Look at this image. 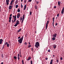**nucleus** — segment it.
Masks as SVG:
<instances>
[{
    "label": "nucleus",
    "mask_w": 64,
    "mask_h": 64,
    "mask_svg": "<svg viewBox=\"0 0 64 64\" xmlns=\"http://www.w3.org/2000/svg\"><path fill=\"white\" fill-rule=\"evenodd\" d=\"M1 56L2 58H4V56L3 55V54H2Z\"/></svg>",
    "instance_id": "19"
},
{
    "label": "nucleus",
    "mask_w": 64,
    "mask_h": 64,
    "mask_svg": "<svg viewBox=\"0 0 64 64\" xmlns=\"http://www.w3.org/2000/svg\"><path fill=\"white\" fill-rule=\"evenodd\" d=\"M58 62H59V60H56V62L58 63Z\"/></svg>",
    "instance_id": "47"
},
{
    "label": "nucleus",
    "mask_w": 64,
    "mask_h": 64,
    "mask_svg": "<svg viewBox=\"0 0 64 64\" xmlns=\"http://www.w3.org/2000/svg\"><path fill=\"white\" fill-rule=\"evenodd\" d=\"M20 21H21V20H22V17H20Z\"/></svg>",
    "instance_id": "43"
},
{
    "label": "nucleus",
    "mask_w": 64,
    "mask_h": 64,
    "mask_svg": "<svg viewBox=\"0 0 64 64\" xmlns=\"http://www.w3.org/2000/svg\"><path fill=\"white\" fill-rule=\"evenodd\" d=\"M60 2H59V1L58 2V5L59 6H60Z\"/></svg>",
    "instance_id": "17"
},
{
    "label": "nucleus",
    "mask_w": 64,
    "mask_h": 64,
    "mask_svg": "<svg viewBox=\"0 0 64 64\" xmlns=\"http://www.w3.org/2000/svg\"><path fill=\"white\" fill-rule=\"evenodd\" d=\"M18 60H19V59H20V58L19 57H18Z\"/></svg>",
    "instance_id": "52"
},
{
    "label": "nucleus",
    "mask_w": 64,
    "mask_h": 64,
    "mask_svg": "<svg viewBox=\"0 0 64 64\" xmlns=\"http://www.w3.org/2000/svg\"><path fill=\"white\" fill-rule=\"evenodd\" d=\"M36 4H38V1H36Z\"/></svg>",
    "instance_id": "51"
},
{
    "label": "nucleus",
    "mask_w": 64,
    "mask_h": 64,
    "mask_svg": "<svg viewBox=\"0 0 64 64\" xmlns=\"http://www.w3.org/2000/svg\"><path fill=\"white\" fill-rule=\"evenodd\" d=\"M31 1H32V0H29L28 1V2H31Z\"/></svg>",
    "instance_id": "36"
},
{
    "label": "nucleus",
    "mask_w": 64,
    "mask_h": 64,
    "mask_svg": "<svg viewBox=\"0 0 64 64\" xmlns=\"http://www.w3.org/2000/svg\"><path fill=\"white\" fill-rule=\"evenodd\" d=\"M12 4H13L11 2L10 3V5H12Z\"/></svg>",
    "instance_id": "50"
},
{
    "label": "nucleus",
    "mask_w": 64,
    "mask_h": 64,
    "mask_svg": "<svg viewBox=\"0 0 64 64\" xmlns=\"http://www.w3.org/2000/svg\"><path fill=\"white\" fill-rule=\"evenodd\" d=\"M20 53V57L22 58V56L21 55V52H19Z\"/></svg>",
    "instance_id": "10"
},
{
    "label": "nucleus",
    "mask_w": 64,
    "mask_h": 64,
    "mask_svg": "<svg viewBox=\"0 0 64 64\" xmlns=\"http://www.w3.org/2000/svg\"><path fill=\"white\" fill-rule=\"evenodd\" d=\"M16 8H17L18 7V5H16Z\"/></svg>",
    "instance_id": "23"
},
{
    "label": "nucleus",
    "mask_w": 64,
    "mask_h": 64,
    "mask_svg": "<svg viewBox=\"0 0 64 64\" xmlns=\"http://www.w3.org/2000/svg\"><path fill=\"white\" fill-rule=\"evenodd\" d=\"M53 48H56V46L54 45L53 46Z\"/></svg>",
    "instance_id": "32"
},
{
    "label": "nucleus",
    "mask_w": 64,
    "mask_h": 64,
    "mask_svg": "<svg viewBox=\"0 0 64 64\" xmlns=\"http://www.w3.org/2000/svg\"><path fill=\"white\" fill-rule=\"evenodd\" d=\"M20 13H18L17 15V18H19V17H20Z\"/></svg>",
    "instance_id": "4"
},
{
    "label": "nucleus",
    "mask_w": 64,
    "mask_h": 64,
    "mask_svg": "<svg viewBox=\"0 0 64 64\" xmlns=\"http://www.w3.org/2000/svg\"><path fill=\"white\" fill-rule=\"evenodd\" d=\"M15 3L16 4H17V3H18V0H16V1L15 2Z\"/></svg>",
    "instance_id": "21"
},
{
    "label": "nucleus",
    "mask_w": 64,
    "mask_h": 64,
    "mask_svg": "<svg viewBox=\"0 0 64 64\" xmlns=\"http://www.w3.org/2000/svg\"><path fill=\"white\" fill-rule=\"evenodd\" d=\"M54 18L53 17L52 18L53 21V24L54 23Z\"/></svg>",
    "instance_id": "27"
},
{
    "label": "nucleus",
    "mask_w": 64,
    "mask_h": 64,
    "mask_svg": "<svg viewBox=\"0 0 64 64\" xmlns=\"http://www.w3.org/2000/svg\"><path fill=\"white\" fill-rule=\"evenodd\" d=\"M58 18V17H56V19H57Z\"/></svg>",
    "instance_id": "62"
},
{
    "label": "nucleus",
    "mask_w": 64,
    "mask_h": 64,
    "mask_svg": "<svg viewBox=\"0 0 64 64\" xmlns=\"http://www.w3.org/2000/svg\"><path fill=\"white\" fill-rule=\"evenodd\" d=\"M31 64H32L33 63L32 62V61L31 60L30 62Z\"/></svg>",
    "instance_id": "39"
},
{
    "label": "nucleus",
    "mask_w": 64,
    "mask_h": 64,
    "mask_svg": "<svg viewBox=\"0 0 64 64\" xmlns=\"http://www.w3.org/2000/svg\"><path fill=\"white\" fill-rule=\"evenodd\" d=\"M12 14H10V17H11L12 16Z\"/></svg>",
    "instance_id": "46"
},
{
    "label": "nucleus",
    "mask_w": 64,
    "mask_h": 64,
    "mask_svg": "<svg viewBox=\"0 0 64 64\" xmlns=\"http://www.w3.org/2000/svg\"><path fill=\"white\" fill-rule=\"evenodd\" d=\"M49 20H48L47 21L46 25V30H47V27H48V23H49Z\"/></svg>",
    "instance_id": "2"
},
{
    "label": "nucleus",
    "mask_w": 64,
    "mask_h": 64,
    "mask_svg": "<svg viewBox=\"0 0 64 64\" xmlns=\"http://www.w3.org/2000/svg\"><path fill=\"white\" fill-rule=\"evenodd\" d=\"M8 42H9V43H10V40H9L8 41Z\"/></svg>",
    "instance_id": "60"
},
{
    "label": "nucleus",
    "mask_w": 64,
    "mask_h": 64,
    "mask_svg": "<svg viewBox=\"0 0 64 64\" xmlns=\"http://www.w3.org/2000/svg\"><path fill=\"white\" fill-rule=\"evenodd\" d=\"M12 17L13 18H15V16H12Z\"/></svg>",
    "instance_id": "59"
},
{
    "label": "nucleus",
    "mask_w": 64,
    "mask_h": 64,
    "mask_svg": "<svg viewBox=\"0 0 64 64\" xmlns=\"http://www.w3.org/2000/svg\"><path fill=\"white\" fill-rule=\"evenodd\" d=\"M61 13H62V14H63V13H64V11L62 10L61 11Z\"/></svg>",
    "instance_id": "26"
},
{
    "label": "nucleus",
    "mask_w": 64,
    "mask_h": 64,
    "mask_svg": "<svg viewBox=\"0 0 64 64\" xmlns=\"http://www.w3.org/2000/svg\"><path fill=\"white\" fill-rule=\"evenodd\" d=\"M31 45H29L28 46V47L29 48H30V47H31Z\"/></svg>",
    "instance_id": "42"
},
{
    "label": "nucleus",
    "mask_w": 64,
    "mask_h": 64,
    "mask_svg": "<svg viewBox=\"0 0 64 64\" xmlns=\"http://www.w3.org/2000/svg\"><path fill=\"white\" fill-rule=\"evenodd\" d=\"M12 23H14V21H13V20H12Z\"/></svg>",
    "instance_id": "57"
},
{
    "label": "nucleus",
    "mask_w": 64,
    "mask_h": 64,
    "mask_svg": "<svg viewBox=\"0 0 64 64\" xmlns=\"http://www.w3.org/2000/svg\"><path fill=\"white\" fill-rule=\"evenodd\" d=\"M31 59V57L30 56L29 57L28 59V60L29 61V60H30Z\"/></svg>",
    "instance_id": "14"
},
{
    "label": "nucleus",
    "mask_w": 64,
    "mask_h": 64,
    "mask_svg": "<svg viewBox=\"0 0 64 64\" xmlns=\"http://www.w3.org/2000/svg\"><path fill=\"white\" fill-rule=\"evenodd\" d=\"M13 2H14V0H12L11 1V2L12 3H13Z\"/></svg>",
    "instance_id": "40"
},
{
    "label": "nucleus",
    "mask_w": 64,
    "mask_h": 64,
    "mask_svg": "<svg viewBox=\"0 0 64 64\" xmlns=\"http://www.w3.org/2000/svg\"><path fill=\"white\" fill-rule=\"evenodd\" d=\"M34 7L36 9H37V6H35Z\"/></svg>",
    "instance_id": "29"
},
{
    "label": "nucleus",
    "mask_w": 64,
    "mask_h": 64,
    "mask_svg": "<svg viewBox=\"0 0 64 64\" xmlns=\"http://www.w3.org/2000/svg\"><path fill=\"white\" fill-rule=\"evenodd\" d=\"M3 42V40H0V44H1Z\"/></svg>",
    "instance_id": "18"
},
{
    "label": "nucleus",
    "mask_w": 64,
    "mask_h": 64,
    "mask_svg": "<svg viewBox=\"0 0 64 64\" xmlns=\"http://www.w3.org/2000/svg\"><path fill=\"white\" fill-rule=\"evenodd\" d=\"M22 64H24V61H23V60H22Z\"/></svg>",
    "instance_id": "35"
},
{
    "label": "nucleus",
    "mask_w": 64,
    "mask_h": 64,
    "mask_svg": "<svg viewBox=\"0 0 64 64\" xmlns=\"http://www.w3.org/2000/svg\"><path fill=\"white\" fill-rule=\"evenodd\" d=\"M23 36H22L21 38L18 40H23Z\"/></svg>",
    "instance_id": "12"
},
{
    "label": "nucleus",
    "mask_w": 64,
    "mask_h": 64,
    "mask_svg": "<svg viewBox=\"0 0 64 64\" xmlns=\"http://www.w3.org/2000/svg\"><path fill=\"white\" fill-rule=\"evenodd\" d=\"M26 4L24 6V10H25L26 9V8L27 7V6H26Z\"/></svg>",
    "instance_id": "11"
},
{
    "label": "nucleus",
    "mask_w": 64,
    "mask_h": 64,
    "mask_svg": "<svg viewBox=\"0 0 64 64\" xmlns=\"http://www.w3.org/2000/svg\"><path fill=\"white\" fill-rule=\"evenodd\" d=\"M62 10L63 11H64V7L63 8V9H62Z\"/></svg>",
    "instance_id": "44"
},
{
    "label": "nucleus",
    "mask_w": 64,
    "mask_h": 64,
    "mask_svg": "<svg viewBox=\"0 0 64 64\" xmlns=\"http://www.w3.org/2000/svg\"><path fill=\"white\" fill-rule=\"evenodd\" d=\"M9 9L11 10L12 9V6H10L8 8Z\"/></svg>",
    "instance_id": "8"
},
{
    "label": "nucleus",
    "mask_w": 64,
    "mask_h": 64,
    "mask_svg": "<svg viewBox=\"0 0 64 64\" xmlns=\"http://www.w3.org/2000/svg\"><path fill=\"white\" fill-rule=\"evenodd\" d=\"M18 42L20 44H21L22 42V40H18Z\"/></svg>",
    "instance_id": "9"
},
{
    "label": "nucleus",
    "mask_w": 64,
    "mask_h": 64,
    "mask_svg": "<svg viewBox=\"0 0 64 64\" xmlns=\"http://www.w3.org/2000/svg\"><path fill=\"white\" fill-rule=\"evenodd\" d=\"M14 60H16L17 59V57L16 56H15L14 57Z\"/></svg>",
    "instance_id": "20"
},
{
    "label": "nucleus",
    "mask_w": 64,
    "mask_h": 64,
    "mask_svg": "<svg viewBox=\"0 0 64 64\" xmlns=\"http://www.w3.org/2000/svg\"><path fill=\"white\" fill-rule=\"evenodd\" d=\"M59 14L58 13L57 15V16L58 17H59Z\"/></svg>",
    "instance_id": "37"
},
{
    "label": "nucleus",
    "mask_w": 64,
    "mask_h": 64,
    "mask_svg": "<svg viewBox=\"0 0 64 64\" xmlns=\"http://www.w3.org/2000/svg\"><path fill=\"white\" fill-rule=\"evenodd\" d=\"M46 60H47L48 59V58H46Z\"/></svg>",
    "instance_id": "56"
},
{
    "label": "nucleus",
    "mask_w": 64,
    "mask_h": 64,
    "mask_svg": "<svg viewBox=\"0 0 64 64\" xmlns=\"http://www.w3.org/2000/svg\"><path fill=\"white\" fill-rule=\"evenodd\" d=\"M19 54H18V57H19Z\"/></svg>",
    "instance_id": "55"
},
{
    "label": "nucleus",
    "mask_w": 64,
    "mask_h": 64,
    "mask_svg": "<svg viewBox=\"0 0 64 64\" xmlns=\"http://www.w3.org/2000/svg\"><path fill=\"white\" fill-rule=\"evenodd\" d=\"M24 44L25 45H27V43L25 42V43H24Z\"/></svg>",
    "instance_id": "58"
},
{
    "label": "nucleus",
    "mask_w": 64,
    "mask_h": 64,
    "mask_svg": "<svg viewBox=\"0 0 64 64\" xmlns=\"http://www.w3.org/2000/svg\"><path fill=\"white\" fill-rule=\"evenodd\" d=\"M6 5H9V0H6Z\"/></svg>",
    "instance_id": "5"
},
{
    "label": "nucleus",
    "mask_w": 64,
    "mask_h": 64,
    "mask_svg": "<svg viewBox=\"0 0 64 64\" xmlns=\"http://www.w3.org/2000/svg\"><path fill=\"white\" fill-rule=\"evenodd\" d=\"M40 46L39 43L38 42H37L36 43V44L35 45V47H36L37 48H38V46Z\"/></svg>",
    "instance_id": "1"
},
{
    "label": "nucleus",
    "mask_w": 64,
    "mask_h": 64,
    "mask_svg": "<svg viewBox=\"0 0 64 64\" xmlns=\"http://www.w3.org/2000/svg\"><path fill=\"white\" fill-rule=\"evenodd\" d=\"M11 19H12V17H10L9 18V20H11Z\"/></svg>",
    "instance_id": "34"
},
{
    "label": "nucleus",
    "mask_w": 64,
    "mask_h": 64,
    "mask_svg": "<svg viewBox=\"0 0 64 64\" xmlns=\"http://www.w3.org/2000/svg\"><path fill=\"white\" fill-rule=\"evenodd\" d=\"M57 34L56 33H55L53 35V37L54 38H56V36H57Z\"/></svg>",
    "instance_id": "6"
},
{
    "label": "nucleus",
    "mask_w": 64,
    "mask_h": 64,
    "mask_svg": "<svg viewBox=\"0 0 64 64\" xmlns=\"http://www.w3.org/2000/svg\"><path fill=\"white\" fill-rule=\"evenodd\" d=\"M1 64H3V62H1Z\"/></svg>",
    "instance_id": "61"
},
{
    "label": "nucleus",
    "mask_w": 64,
    "mask_h": 64,
    "mask_svg": "<svg viewBox=\"0 0 64 64\" xmlns=\"http://www.w3.org/2000/svg\"><path fill=\"white\" fill-rule=\"evenodd\" d=\"M55 38H54V37L53 38H52V40H55Z\"/></svg>",
    "instance_id": "25"
},
{
    "label": "nucleus",
    "mask_w": 64,
    "mask_h": 64,
    "mask_svg": "<svg viewBox=\"0 0 64 64\" xmlns=\"http://www.w3.org/2000/svg\"><path fill=\"white\" fill-rule=\"evenodd\" d=\"M56 7H57V6H54V8H56Z\"/></svg>",
    "instance_id": "49"
},
{
    "label": "nucleus",
    "mask_w": 64,
    "mask_h": 64,
    "mask_svg": "<svg viewBox=\"0 0 64 64\" xmlns=\"http://www.w3.org/2000/svg\"><path fill=\"white\" fill-rule=\"evenodd\" d=\"M32 51H33V48H32Z\"/></svg>",
    "instance_id": "63"
},
{
    "label": "nucleus",
    "mask_w": 64,
    "mask_h": 64,
    "mask_svg": "<svg viewBox=\"0 0 64 64\" xmlns=\"http://www.w3.org/2000/svg\"><path fill=\"white\" fill-rule=\"evenodd\" d=\"M52 62H53V60H52L50 62V64H53V63H52Z\"/></svg>",
    "instance_id": "15"
},
{
    "label": "nucleus",
    "mask_w": 64,
    "mask_h": 64,
    "mask_svg": "<svg viewBox=\"0 0 64 64\" xmlns=\"http://www.w3.org/2000/svg\"><path fill=\"white\" fill-rule=\"evenodd\" d=\"M21 31V28H20L19 30H18L17 32L18 33L19 32H20Z\"/></svg>",
    "instance_id": "16"
},
{
    "label": "nucleus",
    "mask_w": 64,
    "mask_h": 64,
    "mask_svg": "<svg viewBox=\"0 0 64 64\" xmlns=\"http://www.w3.org/2000/svg\"><path fill=\"white\" fill-rule=\"evenodd\" d=\"M8 42H6L5 43V45H7L8 44Z\"/></svg>",
    "instance_id": "38"
},
{
    "label": "nucleus",
    "mask_w": 64,
    "mask_h": 64,
    "mask_svg": "<svg viewBox=\"0 0 64 64\" xmlns=\"http://www.w3.org/2000/svg\"><path fill=\"white\" fill-rule=\"evenodd\" d=\"M58 24H57V23H56V25H55L56 26H57V25Z\"/></svg>",
    "instance_id": "54"
},
{
    "label": "nucleus",
    "mask_w": 64,
    "mask_h": 64,
    "mask_svg": "<svg viewBox=\"0 0 64 64\" xmlns=\"http://www.w3.org/2000/svg\"><path fill=\"white\" fill-rule=\"evenodd\" d=\"M14 20V22H16V15L15 16Z\"/></svg>",
    "instance_id": "7"
},
{
    "label": "nucleus",
    "mask_w": 64,
    "mask_h": 64,
    "mask_svg": "<svg viewBox=\"0 0 64 64\" xmlns=\"http://www.w3.org/2000/svg\"><path fill=\"white\" fill-rule=\"evenodd\" d=\"M0 40H3L2 39H0Z\"/></svg>",
    "instance_id": "64"
},
{
    "label": "nucleus",
    "mask_w": 64,
    "mask_h": 64,
    "mask_svg": "<svg viewBox=\"0 0 64 64\" xmlns=\"http://www.w3.org/2000/svg\"><path fill=\"white\" fill-rule=\"evenodd\" d=\"M24 18H25V14H24L23 16L22 19V24H23V21H24Z\"/></svg>",
    "instance_id": "3"
},
{
    "label": "nucleus",
    "mask_w": 64,
    "mask_h": 64,
    "mask_svg": "<svg viewBox=\"0 0 64 64\" xmlns=\"http://www.w3.org/2000/svg\"><path fill=\"white\" fill-rule=\"evenodd\" d=\"M48 52H50V50H48Z\"/></svg>",
    "instance_id": "41"
},
{
    "label": "nucleus",
    "mask_w": 64,
    "mask_h": 64,
    "mask_svg": "<svg viewBox=\"0 0 64 64\" xmlns=\"http://www.w3.org/2000/svg\"><path fill=\"white\" fill-rule=\"evenodd\" d=\"M60 60H63V58L61 57L60 58Z\"/></svg>",
    "instance_id": "48"
},
{
    "label": "nucleus",
    "mask_w": 64,
    "mask_h": 64,
    "mask_svg": "<svg viewBox=\"0 0 64 64\" xmlns=\"http://www.w3.org/2000/svg\"><path fill=\"white\" fill-rule=\"evenodd\" d=\"M11 20H9L8 22H11Z\"/></svg>",
    "instance_id": "53"
},
{
    "label": "nucleus",
    "mask_w": 64,
    "mask_h": 64,
    "mask_svg": "<svg viewBox=\"0 0 64 64\" xmlns=\"http://www.w3.org/2000/svg\"><path fill=\"white\" fill-rule=\"evenodd\" d=\"M16 23L17 24H19V20H16Z\"/></svg>",
    "instance_id": "13"
},
{
    "label": "nucleus",
    "mask_w": 64,
    "mask_h": 64,
    "mask_svg": "<svg viewBox=\"0 0 64 64\" xmlns=\"http://www.w3.org/2000/svg\"><path fill=\"white\" fill-rule=\"evenodd\" d=\"M26 2H27V0H24V2H25V3H26Z\"/></svg>",
    "instance_id": "33"
},
{
    "label": "nucleus",
    "mask_w": 64,
    "mask_h": 64,
    "mask_svg": "<svg viewBox=\"0 0 64 64\" xmlns=\"http://www.w3.org/2000/svg\"><path fill=\"white\" fill-rule=\"evenodd\" d=\"M20 12V10L19 8L18 10V12Z\"/></svg>",
    "instance_id": "22"
},
{
    "label": "nucleus",
    "mask_w": 64,
    "mask_h": 64,
    "mask_svg": "<svg viewBox=\"0 0 64 64\" xmlns=\"http://www.w3.org/2000/svg\"><path fill=\"white\" fill-rule=\"evenodd\" d=\"M18 25V24L16 23V24L14 25V26H15V27H16V26H17Z\"/></svg>",
    "instance_id": "24"
},
{
    "label": "nucleus",
    "mask_w": 64,
    "mask_h": 64,
    "mask_svg": "<svg viewBox=\"0 0 64 64\" xmlns=\"http://www.w3.org/2000/svg\"><path fill=\"white\" fill-rule=\"evenodd\" d=\"M7 47H9V44H7Z\"/></svg>",
    "instance_id": "31"
},
{
    "label": "nucleus",
    "mask_w": 64,
    "mask_h": 64,
    "mask_svg": "<svg viewBox=\"0 0 64 64\" xmlns=\"http://www.w3.org/2000/svg\"><path fill=\"white\" fill-rule=\"evenodd\" d=\"M21 38V36H20L19 37H18V39H20Z\"/></svg>",
    "instance_id": "45"
},
{
    "label": "nucleus",
    "mask_w": 64,
    "mask_h": 64,
    "mask_svg": "<svg viewBox=\"0 0 64 64\" xmlns=\"http://www.w3.org/2000/svg\"><path fill=\"white\" fill-rule=\"evenodd\" d=\"M23 5H22V4H21V8H23Z\"/></svg>",
    "instance_id": "28"
},
{
    "label": "nucleus",
    "mask_w": 64,
    "mask_h": 64,
    "mask_svg": "<svg viewBox=\"0 0 64 64\" xmlns=\"http://www.w3.org/2000/svg\"><path fill=\"white\" fill-rule=\"evenodd\" d=\"M30 15H31V14H32V12H30Z\"/></svg>",
    "instance_id": "30"
}]
</instances>
